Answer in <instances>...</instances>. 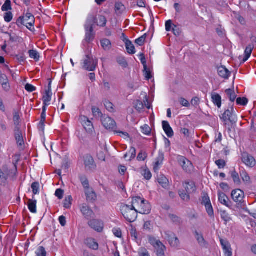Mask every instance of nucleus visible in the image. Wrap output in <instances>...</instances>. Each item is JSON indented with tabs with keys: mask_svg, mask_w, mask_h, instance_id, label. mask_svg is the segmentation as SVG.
Instances as JSON below:
<instances>
[{
	"mask_svg": "<svg viewBox=\"0 0 256 256\" xmlns=\"http://www.w3.org/2000/svg\"><path fill=\"white\" fill-rule=\"evenodd\" d=\"M132 204L140 214H148L151 211V206L149 202L140 196L133 198Z\"/></svg>",
	"mask_w": 256,
	"mask_h": 256,
	"instance_id": "f257e3e1",
	"label": "nucleus"
},
{
	"mask_svg": "<svg viewBox=\"0 0 256 256\" xmlns=\"http://www.w3.org/2000/svg\"><path fill=\"white\" fill-rule=\"evenodd\" d=\"M120 211L128 222H132L136 220L138 212L132 204L122 205L120 207Z\"/></svg>",
	"mask_w": 256,
	"mask_h": 256,
	"instance_id": "f03ea898",
	"label": "nucleus"
},
{
	"mask_svg": "<svg viewBox=\"0 0 256 256\" xmlns=\"http://www.w3.org/2000/svg\"><path fill=\"white\" fill-rule=\"evenodd\" d=\"M234 113V108L233 105H232L222 114V116H220V119L224 122L225 126L230 131L231 130L227 122L229 121L232 124H234L236 123L237 120L236 117Z\"/></svg>",
	"mask_w": 256,
	"mask_h": 256,
	"instance_id": "7ed1b4c3",
	"label": "nucleus"
},
{
	"mask_svg": "<svg viewBox=\"0 0 256 256\" xmlns=\"http://www.w3.org/2000/svg\"><path fill=\"white\" fill-rule=\"evenodd\" d=\"M82 68L88 72L95 70L98 64V59L91 54L86 55L81 63Z\"/></svg>",
	"mask_w": 256,
	"mask_h": 256,
	"instance_id": "20e7f679",
	"label": "nucleus"
},
{
	"mask_svg": "<svg viewBox=\"0 0 256 256\" xmlns=\"http://www.w3.org/2000/svg\"><path fill=\"white\" fill-rule=\"evenodd\" d=\"M34 16L30 13H26L25 16H20L16 20V24L18 26L22 25L25 26L30 30V27L33 26L34 24Z\"/></svg>",
	"mask_w": 256,
	"mask_h": 256,
	"instance_id": "39448f33",
	"label": "nucleus"
},
{
	"mask_svg": "<svg viewBox=\"0 0 256 256\" xmlns=\"http://www.w3.org/2000/svg\"><path fill=\"white\" fill-rule=\"evenodd\" d=\"M149 242L154 248L157 256H165L164 252L166 248L160 240L154 238H150Z\"/></svg>",
	"mask_w": 256,
	"mask_h": 256,
	"instance_id": "423d86ee",
	"label": "nucleus"
},
{
	"mask_svg": "<svg viewBox=\"0 0 256 256\" xmlns=\"http://www.w3.org/2000/svg\"><path fill=\"white\" fill-rule=\"evenodd\" d=\"M165 238L171 246L178 248L179 246L180 242L175 234L170 231L164 232Z\"/></svg>",
	"mask_w": 256,
	"mask_h": 256,
	"instance_id": "0eeeda50",
	"label": "nucleus"
},
{
	"mask_svg": "<svg viewBox=\"0 0 256 256\" xmlns=\"http://www.w3.org/2000/svg\"><path fill=\"white\" fill-rule=\"evenodd\" d=\"M101 120L102 125L106 129L115 132L116 126L114 120L109 116H104L102 118Z\"/></svg>",
	"mask_w": 256,
	"mask_h": 256,
	"instance_id": "6e6552de",
	"label": "nucleus"
},
{
	"mask_svg": "<svg viewBox=\"0 0 256 256\" xmlns=\"http://www.w3.org/2000/svg\"><path fill=\"white\" fill-rule=\"evenodd\" d=\"M178 162L186 172H189L193 170L192 163L185 157L182 156H178Z\"/></svg>",
	"mask_w": 256,
	"mask_h": 256,
	"instance_id": "1a4fd4ad",
	"label": "nucleus"
},
{
	"mask_svg": "<svg viewBox=\"0 0 256 256\" xmlns=\"http://www.w3.org/2000/svg\"><path fill=\"white\" fill-rule=\"evenodd\" d=\"M84 162L86 169L87 170L92 171L96 169V164L93 158L89 154L84 156Z\"/></svg>",
	"mask_w": 256,
	"mask_h": 256,
	"instance_id": "9d476101",
	"label": "nucleus"
},
{
	"mask_svg": "<svg viewBox=\"0 0 256 256\" xmlns=\"http://www.w3.org/2000/svg\"><path fill=\"white\" fill-rule=\"evenodd\" d=\"M80 120L84 129L88 132H92L94 128L91 121L86 116H81Z\"/></svg>",
	"mask_w": 256,
	"mask_h": 256,
	"instance_id": "9b49d317",
	"label": "nucleus"
},
{
	"mask_svg": "<svg viewBox=\"0 0 256 256\" xmlns=\"http://www.w3.org/2000/svg\"><path fill=\"white\" fill-rule=\"evenodd\" d=\"M2 170V176H12L16 175L17 168L16 164H12L10 166H4Z\"/></svg>",
	"mask_w": 256,
	"mask_h": 256,
	"instance_id": "f8f14e48",
	"label": "nucleus"
},
{
	"mask_svg": "<svg viewBox=\"0 0 256 256\" xmlns=\"http://www.w3.org/2000/svg\"><path fill=\"white\" fill-rule=\"evenodd\" d=\"M89 226L98 232H101L104 228L103 222L98 220L93 219L88 222Z\"/></svg>",
	"mask_w": 256,
	"mask_h": 256,
	"instance_id": "ddd939ff",
	"label": "nucleus"
},
{
	"mask_svg": "<svg viewBox=\"0 0 256 256\" xmlns=\"http://www.w3.org/2000/svg\"><path fill=\"white\" fill-rule=\"evenodd\" d=\"M97 22V18L96 15L94 13L90 14L84 25V28H90L92 30L94 28V24H96Z\"/></svg>",
	"mask_w": 256,
	"mask_h": 256,
	"instance_id": "4468645a",
	"label": "nucleus"
},
{
	"mask_svg": "<svg viewBox=\"0 0 256 256\" xmlns=\"http://www.w3.org/2000/svg\"><path fill=\"white\" fill-rule=\"evenodd\" d=\"M242 160L246 166L250 168H252L256 164L254 158L247 153L242 154Z\"/></svg>",
	"mask_w": 256,
	"mask_h": 256,
	"instance_id": "2eb2a0df",
	"label": "nucleus"
},
{
	"mask_svg": "<svg viewBox=\"0 0 256 256\" xmlns=\"http://www.w3.org/2000/svg\"><path fill=\"white\" fill-rule=\"evenodd\" d=\"M244 192L240 189L233 190L232 192L231 196L236 202H241L244 198Z\"/></svg>",
	"mask_w": 256,
	"mask_h": 256,
	"instance_id": "dca6fc26",
	"label": "nucleus"
},
{
	"mask_svg": "<svg viewBox=\"0 0 256 256\" xmlns=\"http://www.w3.org/2000/svg\"><path fill=\"white\" fill-rule=\"evenodd\" d=\"M220 242L224 250L226 256H232V252L230 245L228 242L226 240L220 239Z\"/></svg>",
	"mask_w": 256,
	"mask_h": 256,
	"instance_id": "f3484780",
	"label": "nucleus"
},
{
	"mask_svg": "<svg viewBox=\"0 0 256 256\" xmlns=\"http://www.w3.org/2000/svg\"><path fill=\"white\" fill-rule=\"evenodd\" d=\"M80 210L84 216L87 218H92L94 214L93 211L86 204L82 206Z\"/></svg>",
	"mask_w": 256,
	"mask_h": 256,
	"instance_id": "a211bd4d",
	"label": "nucleus"
},
{
	"mask_svg": "<svg viewBox=\"0 0 256 256\" xmlns=\"http://www.w3.org/2000/svg\"><path fill=\"white\" fill-rule=\"evenodd\" d=\"M50 83L49 84V88L48 90L46 91L45 94L43 96L44 106L46 108V106L50 104V102L51 100L52 93L50 89Z\"/></svg>",
	"mask_w": 256,
	"mask_h": 256,
	"instance_id": "6ab92c4d",
	"label": "nucleus"
},
{
	"mask_svg": "<svg viewBox=\"0 0 256 256\" xmlns=\"http://www.w3.org/2000/svg\"><path fill=\"white\" fill-rule=\"evenodd\" d=\"M184 189L188 194H192L196 191V187L195 184L192 181H186L184 184Z\"/></svg>",
	"mask_w": 256,
	"mask_h": 256,
	"instance_id": "aec40b11",
	"label": "nucleus"
},
{
	"mask_svg": "<svg viewBox=\"0 0 256 256\" xmlns=\"http://www.w3.org/2000/svg\"><path fill=\"white\" fill-rule=\"evenodd\" d=\"M162 124V128L167 136L169 138L172 137L174 135V132L169 123L167 121H163Z\"/></svg>",
	"mask_w": 256,
	"mask_h": 256,
	"instance_id": "412c9836",
	"label": "nucleus"
},
{
	"mask_svg": "<svg viewBox=\"0 0 256 256\" xmlns=\"http://www.w3.org/2000/svg\"><path fill=\"white\" fill-rule=\"evenodd\" d=\"M20 127L14 128V136L17 144L20 146H22L24 145V140L22 136V134L20 130Z\"/></svg>",
	"mask_w": 256,
	"mask_h": 256,
	"instance_id": "4be33fe9",
	"label": "nucleus"
},
{
	"mask_svg": "<svg viewBox=\"0 0 256 256\" xmlns=\"http://www.w3.org/2000/svg\"><path fill=\"white\" fill-rule=\"evenodd\" d=\"M164 160V155L163 153L160 152L158 156L156 159V162L154 166V172L158 171L160 166L162 164V162Z\"/></svg>",
	"mask_w": 256,
	"mask_h": 256,
	"instance_id": "5701e85b",
	"label": "nucleus"
},
{
	"mask_svg": "<svg viewBox=\"0 0 256 256\" xmlns=\"http://www.w3.org/2000/svg\"><path fill=\"white\" fill-rule=\"evenodd\" d=\"M85 194L86 196V199L88 200L93 202L96 200L97 196L96 192L92 190V188L88 189L85 190Z\"/></svg>",
	"mask_w": 256,
	"mask_h": 256,
	"instance_id": "b1692460",
	"label": "nucleus"
},
{
	"mask_svg": "<svg viewBox=\"0 0 256 256\" xmlns=\"http://www.w3.org/2000/svg\"><path fill=\"white\" fill-rule=\"evenodd\" d=\"M218 75L224 78L227 79L229 78L230 72L224 66H221L218 68Z\"/></svg>",
	"mask_w": 256,
	"mask_h": 256,
	"instance_id": "393cba45",
	"label": "nucleus"
},
{
	"mask_svg": "<svg viewBox=\"0 0 256 256\" xmlns=\"http://www.w3.org/2000/svg\"><path fill=\"white\" fill-rule=\"evenodd\" d=\"M218 201L222 204L226 206H230V200L228 197L224 192H219L218 193Z\"/></svg>",
	"mask_w": 256,
	"mask_h": 256,
	"instance_id": "a878e982",
	"label": "nucleus"
},
{
	"mask_svg": "<svg viewBox=\"0 0 256 256\" xmlns=\"http://www.w3.org/2000/svg\"><path fill=\"white\" fill-rule=\"evenodd\" d=\"M85 244L90 248L97 250L98 248V244L96 240L92 238H88L85 241Z\"/></svg>",
	"mask_w": 256,
	"mask_h": 256,
	"instance_id": "bb28decb",
	"label": "nucleus"
},
{
	"mask_svg": "<svg viewBox=\"0 0 256 256\" xmlns=\"http://www.w3.org/2000/svg\"><path fill=\"white\" fill-rule=\"evenodd\" d=\"M84 29L86 30L85 40L88 42H90L92 41L94 38V28H92V30L88 28Z\"/></svg>",
	"mask_w": 256,
	"mask_h": 256,
	"instance_id": "cd10ccee",
	"label": "nucleus"
},
{
	"mask_svg": "<svg viewBox=\"0 0 256 256\" xmlns=\"http://www.w3.org/2000/svg\"><path fill=\"white\" fill-rule=\"evenodd\" d=\"M125 44L126 50L129 54H135V48L131 41L126 38Z\"/></svg>",
	"mask_w": 256,
	"mask_h": 256,
	"instance_id": "c85d7f7f",
	"label": "nucleus"
},
{
	"mask_svg": "<svg viewBox=\"0 0 256 256\" xmlns=\"http://www.w3.org/2000/svg\"><path fill=\"white\" fill-rule=\"evenodd\" d=\"M157 181L158 184L164 188H168L170 186V182L166 177H158Z\"/></svg>",
	"mask_w": 256,
	"mask_h": 256,
	"instance_id": "c756f323",
	"label": "nucleus"
},
{
	"mask_svg": "<svg viewBox=\"0 0 256 256\" xmlns=\"http://www.w3.org/2000/svg\"><path fill=\"white\" fill-rule=\"evenodd\" d=\"M212 101L214 104L220 108L222 105V98L220 96L216 93H214L212 95Z\"/></svg>",
	"mask_w": 256,
	"mask_h": 256,
	"instance_id": "7c9ffc66",
	"label": "nucleus"
},
{
	"mask_svg": "<svg viewBox=\"0 0 256 256\" xmlns=\"http://www.w3.org/2000/svg\"><path fill=\"white\" fill-rule=\"evenodd\" d=\"M36 200L30 199L28 200V208L32 213L36 214Z\"/></svg>",
	"mask_w": 256,
	"mask_h": 256,
	"instance_id": "2f4dec72",
	"label": "nucleus"
},
{
	"mask_svg": "<svg viewBox=\"0 0 256 256\" xmlns=\"http://www.w3.org/2000/svg\"><path fill=\"white\" fill-rule=\"evenodd\" d=\"M254 46L252 44L248 46L244 50V57L242 60L243 62H246L251 56Z\"/></svg>",
	"mask_w": 256,
	"mask_h": 256,
	"instance_id": "473e14b6",
	"label": "nucleus"
},
{
	"mask_svg": "<svg viewBox=\"0 0 256 256\" xmlns=\"http://www.w3.org/2000/svg\"><path fill=\"white\" fill-rule=\"evenodd\" d=\"M225 92L230 101L234 102L236 98V94L234 90L230 88L226 89L225 90Z\"/></svg>",
	"mask_w": 256,
	"mask_h": 256,
	"instance_id": "72a5a7b5",
	"label": "nucleus"
},
{
	"mask_svg": "<svg viewBox=\"0 0 256 256\" xmlns=\"http://www.w3.org/2000/svg\"><path fill=\"white\" fill-rule=\"evenodd\" d=\"M100 44L105 50H108L112 48V44L110 41L106 38H104L100 40Z\"/></svg>",
	"mask_w": 256,
	"mask_h": 256,
	"instance_id": "f704fd0d",
	"label": "nucleus"
},
{
	"mask_svg": "<svg viewBox=\"0 0 256 256\" xmlns=\"http://www.w3.org/2000/svg\"><path fill=\"white\" fill-rule=\"evenodd\" d=\"M194 234L198 244L202 246H205L206 242L202 234L200 232H198L197 230L194 232Z\"/></svg>",
	"mask_w": 256,
	"mask_h": 256,
	"instance_id": "c9c22d12",
	"label": "nucleus"
},
{
	"mask_svg": "<svg viewBox=\"0 0 256 256\" xmlns=\"http://www.w3.org/2000/svg\"><path fill=\"white\" fill-rule=\"evenodd\" d=\"M125 10L124 6L120 2H116L115 4V10L117 14H122Z\"/></svg>",
	"mask_w": 256,
	"mask_h": 256,
	"instance_id": "e433bc0d",
	"label": "nucleus"
},
{
	"mask_svg": "<svg viewBox=\"0 0 256 256\" xmlns=\"http://www.w3.org/2000/svg\"><path fill=\"white\" fill-rule=\"evenodd\" d=\"M70 166V162L67 160H64L63 162V163L62 164V170H56V172L57 174L60 176L62 174V170H64V171H66V170L69 168Z\"/></svg>",
	"mask_w": 256,
	"mask_h": 256,
	"instance_id": "4c0bfd02",
	"label": "nucleus"
},
{
	"mask_svg": "<svg viewBox=\"0 0 256 256\" xmlns=\"http://www.w3.org/2000/svg\"><path fill=\"white\" fill-rule=\"evenodd\" d=\"M28 52L30 58L34 59L36 61H38L39 60V54L36 50H30Z\"/></svg>",
	"mask_w": 256,
	"mask_h": 256,
	"instance_id": "58836bf2",
	"label": "nucleus"
},
{
	"mask_svg": "<svg viewBox=\"0 0 256 256\" xmlns=\"http://www.w3.org/2000/svg\"><path fill=\"white\" fill-rule=\"evenodd\" d=\"M106 23V20L104 16H99L97 18L96 25L100 26H104Z\"/></svg>",
	"mask_w": 256,
	"mask_h": 256,
	"instance_id": "ea45409f",
	"label": "nucleus"
},
{
	"mask_svg": "<svg viewBox=\"0 0 256 256\" xmlns=\"http://www.w3.org/2000/svg\"><path fill=\"white\" fill-rule=\"evenodd\" d=\"M178 194L180 196L183 200L188 202L190 200V194H188L187 192L184 193L183 190H180Z\"/></svg>",
	"mask_w": 256,
	"mask_h": 256,
	"instance_id": "a19ab883",
	"label": "nucleus"
},
{
	"mask_svg": "<svg viewBox=\"0 0 256 256\" xmlns=\"http://www.w3.org/2000/svg\"><path fill=\"white\" fill-rule=\"evenodd\" d=\"M36 256H46V252L44 247L41 246L36 252Z\"/></svg>",
	"mask_w": 256,
	"mask_h": 256,
	"instance_id": "79ce46f5",
	"label": "nucleus"
},
{
	"mask_svg": "<svg viewBox=\"0 0 256 256\" xmlns=\"http://www.w3.org/2000/svg\"><path fill=\"white\" fill-rule=\"evenodd\" d=\"M12 9L11 2L10 0H6L4 4L2 7V10L4 12H6Z\"/></svg>",
	"mask_w": 256,
	"mask_h": 256,
	"instance_id": "37998d69",
	"label": "nucleus"
},
{
	"mask_svg": "<svg viewBox=\"0 0 256 256\" xmlns=\"http://www.w3.org/2000/svg\"><path fill=\"white\" fill-rule=\"evenodd\" d=\"M248 102V100L246 98H238L236 100V103L238 105L246 106Z\"/></svg>",
	"mask_w": 256,
	"mask_h": 256,
	"instance_id": "c03bdc74",
	"label": "nucleus"
},
{
	"mask_svg": "<svg viewBox=\"0 0 256 256\" xmlns=\"http://www.w3.org/2000/svg\"><path fill=\"white\" fill-rule=\"evenodd\" d=\"M93 115L97 118H102V114L100 109L96 107L93 106L92 108Z\"/></svg>",
	"mask_w": 256,
	"mask_h": 256,
	"instance_id": "a18cd8bd",
	"label": "nucleus"
},
{
	"mask_svg": "<svg viewBox=\"0 0 256 256\" xmlns=\"http://www.w3.org/2000/svg\"><path fill=\"white\" fill-rule=\"evenodd\" d=\"M116 61L122 66L124 68L127 67L128 62L124 58L119 56L117 58Z\"/></svg>",
	"mask_w": 256,
	"mask_h": 256,
	"instance_id": "49530a36",
	"label": "nucleus"
},
{
	"mask_svg": "<svg viewBox=\"0 0 256 256\" xmlns=\"http://www.w3.org/2000/svg\"><path fill=\"white\" fill-rule=\"evenodd\" d=\"M40 184L38 182H34L32 184V188L34 194H37L39 193Z\"/></svg>",
	"mask_w": 256,
	"mask_h": 256,
	"instance_id": "de8ad7c7",
	"label": "nucleus"
},
{
	"mask_svg": "<svg viewBox=\"0 0 256 256\" xmlns=\"http://www.w3.org/2000/svg\"><path fill=\"white\" fill-rule=\"evenodd\" d=\"M72 198L71 196L66 198L64 202V206L66 208H69L72 205Z\"/></svg>",
	"mask_w": 256,
	"mask_h": 256,
	"instance_id": "09e8293b",
	"label": "nucleus"
},
{
	"mask_svg": "<svg viewBox=\"0 0 256 256\" xmlns=\"http://www.w3.org/2000/svg\"><path fill=\"white\" fill-rule=\"evenodd\" d=\"M146 37V34H145L144 35H142V36H141L139 38L136 40L135 42L136 44H138V45H139L140 46H142L144 44Z\"/></svg>",
	"mask_w": 256,
	"mask_h": 256,
	"instance_id": "8fccbe9b",
	"label": "nucleus"
},
{
	"mask_svg": "<svg viewBox=\"0 0 256 256\" xmlns=\"http://www.w3.org/2000/svg\"><path fill=\"white\" fill-rule=\"evenodd\" d=\"M14 122L15 125V128L20 127V118L18 112H15L14 114Z\"/></svg>",
	"mask_w": 256,
	"mask_h": 256,
	"instance_id": "3c124183",
	"label": "nucleus"
},
{
	"mask_svg": "<svg viewBox=\"0 0 256 256\" xmlns=\"http://www.w3.org/2000/svg\"><path fill=\"white\" fill-rule=\"evenodd\" d=\"M135 108L138 112H140L144 108V104L140 100H137L136 102Z\"/></svg>",
	"mask_w": 256,
	"mask_h": 256,
	"instance_id": "603ef678",
	"label": "nucleus"
},
{
	"mask_svg": "<svg viewBox=\"0 0 256 256\" xmlns=\"http://www.w3.org/2000/svg\"><path fill=\"white\" fill-rule=\"evenodd\" d=\"M142 132L143 134L146 135H149L151 132V128L147 125L145 124L144 126H141Z\"/></svg>",
	"mask_w": 256,
	"mask_h": 256,
	"instance_id": "864d4df0",
	"label": "nucleus"
},
{
	"mask_svg": "<svg viewBox=\"0 0 256 256\" xmlns=\"http://www.w3.org/2000/svg\"><path fill=\"white\" fill-rule=\"evenodd\" d=\"M80 180L84 188V190L90 188L89 186L88 181L87 180L86 177H82L80 179Z\"/></svg>",
	"mask_w": 256,
	"mask_h": 256,
	"instance_id": "5fc2aeb1",
	"label": "nucleus"
},
{
	"mask_svg": "<svg viewBox=\"0 0 256 256\" xmlns=\"http://www.w3.org/2000/svg\"><path fill=\"white\" fill-rule=\"evenodd\" d=\"M12 18L13 14L10 12H8L4 14V20L6 22H10L12 20Z\"/></svg>",
	"mask_w": 256,
	"mask_h": 256,
	"instance_id": "6e6d98bb",
	"label": "nucleus"
},
{
	"mask_svg": "<svg viewBox=\"0 0 256 256\" xmlns=\"http://www.w3.org/2000/svg\"><path fill=\"white\" fill-rule=\"evenodd\" d=\"M128 155L130 156V158L128 160H131L132 159L134 158L136 156V148L134 147H132L129 150Z\"/></svg>",
	"mask_w": 256,
	"mask_h": 256,
	"instance_id": "4d7b16f0",
	"label": "nucleus"
},
{
	"mask_svg": "<svg viewBox=\"0 0 256 256\" xmlns=\"http://www.w3.org/2000/svg\"><path fill=\"white\" fill-rule=\"evenodd\" d=\"M205 206L208 215L210 216H212L214 215V210L211 203L207 204Z\"/></svg>",
	"mask_w": 256,
	"mask_h": 256,
	"instance_id": "13d9d810",
	"label": "nucleus"
},
{
	"mask_svg": "<svg viewBox=\"0 0 256 256\" xmlns=\"http://www.w3.org/2000/svg\"><path fill=\"white\" fill-rule=\"evenodd\" d=\"M104 104V106H106V108L109 112H113V110H114V108H113L114 105H113V104L112 102H110L109 101H105Z\"/></svg>",
	"mask_w": 256,
	"mask_h": 256,
	"instance_id": "bf43d9fd",
	"label": "nucleus"
},
{
	"mask_svg": "<svg viewBox=\"0 0 256 256\" xmlns=\"http://www.w3.org/2000/svg\"><path fill=\"white\" fill-rule=\"evenodd\" d=\"M221 216L222 218L226 222H229L230 220V218L229 214L226 211L222 212Z\"/></svg>",
	"mask_w": 256,
	"mask_h": 256,
	"instance_id": "052dcab7",
	"label": "nucleus"
},
{
	"mask_svg": "<svg viewBox=\"0 0 256 256\" xmlns=\"http://www.w3.org/2000/svg\"><path fill=\"white\" fill-rule=\"evenodd\" d=\"M139 57H140V62L144 66V68L146 69V68L147 65H146V60L145 56H144V54L143 53L140 54H139Z\"/></svg>",
	"mask_w": 256,
	"mask_h": 256,
	"instance_id": "680f3d73",
	"label": "nucleus"
},
{
	"mask_svg": "<svg viewBox=\"0 0 256 256\" xmlns=\"http://www.w3.org/2000/svg\"><path fill=\"white\" fill-rule=\"evenodd\" d=\"M144 76L147 80H149L150 78H152V76L151 75L150 71L148 68L147 66L146 69L144 68Z\"/></svg>",
	"mask_w": 256,
	"mask_h": 256,
	"instance_id": "e2e57ef3",
	"label": "nucleus"
},
{
	"mask_svg": "<svg viewBox=\"0 0 256 256\" xmlns=\"http://www.w3.org/2000/svg\"><path fill=\"white\" fill-rule=\"evenodd\" d=\"M169 218L174 222L180 223V218L176 215L170 214L169 215Z\"/></svg>",
	"mask_w": 256,
	"mask_h": 256,
	"instance_id": "0e129e2a",
	"label": "nucleus"
},
{
	"mask_svg": "<svg viewBox=\"0 0 256 256\" xmlns=\"http://www.w3.org/2000/svg\"><path fill=\"white\" fill-rule=\"evenodd\" d=\"M147 157V154L146 152H140L137 156L138 160H144Z\"/></svg>",
	"mask_w": 256,
	"mask_h": 256,
	"instance_id": "69168bd1",
	"label": "nucleus"
},
{
	"mask_svg": "<svg viewBox=\"0 0 256 256\" xmlns=\"http://www.w3.org/2000/svg\"><path fill=\"white\" fill-rule=\"evenodd\" d=\"M139 256H150L148 250L144 248H140L138 251Z\"/></svg>",
	"mask_w": 256,
	"mask_h": 256,
	"instance_id": "338daca9",
	"label": "nucleus"
},
{
	"mask_svg": "<svg viewBox=\"0 0 256 256\" xmlns=\"http://www.w3.org/2000/svg\"><path fill=\"white\" fill-rule=\"evenodd\" d=\"M25 89L28 92H32L36 90V88L32 85L27 84L25 86Z\"/></svg>",
	"mask_w": 256,
	"mask_h": 256,
	"instance_id": "774afa93",
	"label": "nucleus"
}]
</instances>
